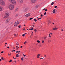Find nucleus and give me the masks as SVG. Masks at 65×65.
<instances>
[{"instance_id": "31", "label": "nucleus", "mask_w": 65, "mask_h": 65, "mask_svg": "<svg viewBox=\"0 0 65 65\" xmlns=\"http://www.w3.org/2000/svg\"><path fill=\"white\" fill-rule=\"evenodd\" d=\"M22 36H23V37L25 36V34H23L22 35Z\"/></svg>"}, {"instance_id": "59", "label": "nucleus", "mask_w": 65, "mask_h": 65, "mask_svg": "<svg viewBox=\"0 0 65 65\" xmlns=\"http://www.w3.org/2000/svg\"><path fill=\"white\" fill-rule=\"evenodd\" d=\"M23 59H21V60H22V61H23Z\"/></svg>"}, {"instance_id": "10", "label": "nucleus", "mask_w": 65, "mask_h": 65, "mask_svg": "<svg viewBox=\"0 0 65 65\" xmlns=\"http://www.w3.org/2000/svg\"><path fill=\"white\" fill-rule=\"evenodd\" d=\"M30 15V13H28L25 15V17H29Z\"/></svg>"}, {"instance_id": "42", "label": "nucleus", "mask_w": 65, "mask_h": 65, "mask_svg": "<svg viewBox=\"0 0 65 65\" xmlns=\"http://www.w3.org/2000/svg\"><path fill=\"white\" fill-rule=\"evenodd\" d=\"M47 9H45V11H47Z\"/></svg>"}, {"instance_id": "6", "label": "nucleus", "mask_w": 65, "mask_h": 65, "mask_svg": "<svg viewBox=\"0 0 65 65\" xmlns=\"http://www.w3.org/2000/svg\"><path fill=\"white\" fill-rule=\"evenodd\" d=\"M20 23L19 22H17L15 23V24H14V25L15 26H18V25H19V24Z\"/></svg>"}, {"instance_id": "33", "label": "nucleus", "mask_w": 65, "mask_h": 65, "mask_svg": "<svg viewBox=\"0 0 65 65\" xmlns=\"http://www.w3.org/2000/svg\"><path fill=\"white\" fill-rule=\"evenodd\" d=\"M1 59L2 60H4V59H3V57H2Z\"/></svg>"}, {"instance_id": "21", "label": "nucleus", "mask_w": 65, "mask_h": 65, "mask_svg": "<svg viewBox=\"0 0 65 65\" xmlns=\"http://www.w3.org/2000/svg\"><path fill=\"white\" fill-rule=\"evenodd\" d=\"M44 39H45V40L46 39V37H44Z\"/></svg>"}, {"instance_id": "18", "label": "nucleus", "mask_w": 65, "mask_h": 65, "mask_svg": "<svg viewBox=\"0 0 65 65\" xmlns=\"http://www.w3.org/2000/svg\"><path fill=\"white\" fill-rule=\"evenodd\" d=\"M48 42H51V40H48Z\"/></svg>"}, {"instance_id": "39", "label": "nucleus", "mask_w": 65, "mask_h": 65, "mask_svg": "<svg viewBox=\"0 0 65 65\" xmlns=\"http://www.w3.org/2000/svg\"><path fill=\"white\" fill-rule=\"evenodd\" d=\"M44 42V41H42V43H43Z\"/></svg>"}, {"instance_id": "29", "label": "nucleus", "mask_w": 65, "mask_h": 65, "mask_svg": "<svg viewBox=\"0 0 65 65\" xmlns=\"http://www.w3.org/2000/svg\"><path fill=\"white\" fill-rule=\"evenodd\" d=\"M18 27H19V28H21V26L19 25L18 26Z\"/></svg>"}, {"instance_id": "11", "label": "nucleus", "mask_w": 65, "mask_h": 65, "mask_svg": "<svg viewBox=\"0 0 65 65\" xmlns=\"http://www.w3.org/2000/svg\"><path fill=\"white\" fill-rule=\"evenodd\" d=\"M53 30H57L58 29V28H56V27H55V28H53Z\"/></svg>"}, {"instance_id": "44", "label": "nucleus", "mask_w": 65, "mask_h": 65, "mask_svg": "<svg viewBox=\"0 0 65 65\" xmlns=\"http://www.w3.org/2000/svg\"><path fill=\"white\" fill-rule=\"evenodd\" d=\"M49 37H51V36H50V35H49Z\"/></svg>"}, {"instance_id": "17", "label": "nucleus", "mask_w": 65, "mask_h": 65, "mask_svg": "<svg viewBox=\"0 0 65 65\" xmlns=\"http://www.w3.org/2000/svg\"><path fill=\"white\" fill-rule=\"evenodd\" d=\"M54 4V3L53 2H52V3L51 4V5H53Z\"/></svg>"}, {"instance_id": "15", "label": "nucleus", "mask_w": 65, "mask_h": 65, "mask_svg": "<svg viewBox=\"0 0 65 65\" xmlns=\"http://www.w3.org/2000/svg\"><path fill=\"white\" fill-rule=\"evenodd\" d=\"M2 10V8L0 6V11H1V10Z\"/></svg>"}, {"instance_id": "37", "label": "nucleus", "mask_w": 65, "mask_h": 65, "mask_svg": "<svg viewBox=\"0 0 65 65\" xmlns=\"http://www.w3.org/2000/svg\"><path fill=\"white\" fill-rule=\"evenodd\" d=\"M41 16H42V17H43V15H42V14L41 15Z\"/></svg>"}, {"instance_id": "3", "label": "nucleus", "mask_w": 65, "mask_h": 65, "mask_svg": "<svg viewBox=\"0 0 65 65\" xmlns=\"http://www.w3.org/2000/svg\"><path fill=\"white\" fill-rule=\"evenodd\" d=\"M12 4H16V2L14 0H8Z\"/></svg>"}, {"instance_id": "47", "label": "nucleus", "mask_w": 65, "mask_h": 65, "mask_svg": "<svg viewBox=\"0 0 65 65\" xmlns=\"http://www.w3.org/2000/svg\"><path fill=\"white\" fill-rule=\"evenodd\" d=\"M40 19V18H38V20H39Z\"/></svg>"}, {"instance_id": "48", "label": "nucleus", "mask_w": 65, "mask_h": 65, "mask_svg": "<svg viewBox=\"0 0 65 65\" xmlns=\"http://www.w3.org/2000/svg\"><path fill=\"white\" fill-rule=\"evenodd\" d=\"M8 55H9V56H10V54H8Z\"/></svg>"}, {"instance_id": "56", "label": "nucleus", "mask_w": 65, "mask_h": 65, "mask_svg": "<svg viewBox=\"0 0 65 65\" xmlns=\"http://www.w3.org/2000/svg\"><path fill=\"white\" fill-rule=\"evenodd\" d=\"M33 29H34V28L32 27V29L33 30Z\"/></svg>"}, {"instance_id": "23", "label": "nucleus", "mask_w": 65, "mask_h": 65, "mask_svg": "<svg viewBox=\"0 0 65 65\" xmlns=\"http://www.w3.org/2000/svg\"><path fill=\"white\" fill-rule=\"evenodd\" d=\"M34 21H35V22H37V20H36V19H34Z\"/></svg>"}, {"instance_id": "60", "label": "nucleus", "mask_w": 65, "mask_h": 65, "mask_svg": "<svg viewBox=\"0 0 65 65\" xmlns=\"http://www.w3.org/2000/svg\"><path fill=\"white\" fill-rule=\"evenodd\" d=\"M5 44H7V43H5Z\"/></svg>"}, {"instance_id": "63", "label": "nucleus", "mask_w": 65, "mask_h": 65, "mask_svg": "<svg viewBox=\"0 0 65 65\" xmlns=\"http://www.w3.org/2000/svg\"><path fill=\"white\" fill-rule=\"evenodd\" d=\"M14 57H13V59H14Z\"/></svg>"}, {"instance_id": "41", "label": "nucleus", "mask_w": 65, "mask_h": 65, "mask_svg": "<svg viewBox=\"0 0 65 65\" xmlns=\"http://www.w3.org/2000/svg\"><path fill=\"white\" fill-rule=\"evenodd\" d=\"M40 60H41V59H43V58H40Z\"/></svg>"}, {"instance_id": "16", "label": "nucleus", "mask_w": 65, "mask_h": 65, "mask_svg": "<svg viewBox=\"0 0 65 65\" xmlns=\"http://www.w3.org/2000/svg\"><path fill=\"white\" fill-rule=\"evenodd\" d=\"M18 15H19V14H16V15H15V17H18Z\"/></svg>"}, {"instance_id": "43", "label": "nucleus", "mask_w": 65, "mask_h": 65, "mask_svg": "<svg viewBox=\"0 0 65 65\" xmlns=\"http://www.w3.org/2000/svg\"><path fill=\"white\" fill-rule=\"evenodd\" d=\"M18 48H18V47H17V48H16V50H18Z\"/></svg>"}, {"instance_id": "4", "label": "nucleus", "mask_w": 65, "mask_h": 65, "mask_svg": "<svg viewBox=\"0 0 65 65\" xmlns=\"http://www.w3.org/2000/svg\"><path fill=\"white\" fill-rule=\"evenodd\" d=\"M9 14L8 12H6L5 15V16L4 17V18H5V19H6L7 18H8L9 16Z\"/></svg>"}, {"instance_id": "61", "label": "nucleus", "mask_w": 65, "mask_h": 65, "mask_svg": "<svg viewBox=\"0 0 65 65\" xmlns=\"http://www.w3.org/2000/svg\"><path fill=\"white\" fill-rule=\"evenodd\" d=\"M12 52H14V50H13V51H12Z\"/></svg>"}, {"instance_id": "40", "label": "nucleus", "mask_w": 65, "mask_h": 65, "mask_svg": "<svg viewBox=\"0 0 65 65\" xmlns=\"http://www.w3.org/2000/svg\"><path fill=\"white\" fill-rule=\"evenodd\" d=\"M44 56L45 57H46V55H44Z\"/></svg>"}, {"instance_id": "62", "label": "nucleus", "mask_w": 65, "mask_h": 65, "mask_svg": "<svg viewBox=\"0 0 65 65\" xmlns=\"http://www.w3.org/2000/svg\"><path fill=\"white\" fill-rule=\"evenodd\" d=\"M13 48H15V47H13Z\"/></svg>"}, {"instance_id": "30", "label": "nucleus", "mask_w": 65, "mask_h": 65, "mask_svg": "<svg viewBox=\"0 0 65 65\" xmlns=\"http://www.w3.org/2000/svg\"><path fill=\"white\" fill-rule=\"evenodd\" d=\"M54 7L55 8H57V6H55Z\"/></svg>"}, {"instance_id": "2", "label": "nucleus", "mask_w": 65, "mask_h": 65, "mask_svg": "<svg viewBox=\"0 0 65 65\" xmlns=\"http://www.w3.org/2000/svg\"><path fill=\"white\" fill-rule=\"evenodd\" d=\"M0 4L1 5L4 6L5 5V3L4 2V1L3 0H1L0 1Z\"/></svg>"}, {"instance_id": "9", "label": "nucleus", "mask_w": 65, "mask_h": 65, "mask_svg": "<svg viewBox=\"0 0 65 65\" xmlns=\"http://www.w3.org/2000/svg\"><path fill=\"white\" fill-rule=\"evenodd\" d=\"M31 2H32V3H35V2H36V0H31Z\"/></svg>"}, {"instance_id": "51", "label": "nucleus", "mask_w": 65, "mask_h": 65, "mask_svg": "<svg viewBox=\"0 0 65 65\" xmlns=\"http://www.w3.org/2000/svg\"><path fill=\"white\" fill-rule=\"evenodd\" d=\"M33 29H32V28H31V31H32V30H33Z\"/></svg>"}, {"instance_id": "55", "label": "nucleus", "mask_w": 65, "mask_h": 65, "mask_svg": "<svg viewBox=\"0 0 65 65\" xmlns=\"http://www.w3.org/2000/svg\"><path fill=\"white\" fill-rule=\"evenodd\" d=\"M51 35H52V34H53V33H51Z\"/></svg>"}, {"instance_id": "54", "label": "nucleus", "mask_w": 65, "mask_h": 65, "mask_svg": "<svg viewBox=\"0 0 65 65\" xmlns=\"http://www.w3.org/2000/svg\"><path fill=\"white\" fill-rule=\"evenodd\" d=\"M16 59V58L15 57V58H14V59Z\"/></svg>"}, {"instance_id": "8", "label": "nucleus", "mask_w": 65, "mask_h": 65, "mask_svg": "<svg viewBox=\"0 0 65 65\" xmlns=\"http://www.w3.org/2000/svg\"><path fill=\"white\" fill-rule=\"evenodd\" d=\"M18 1L19 3H22L23 2V0H18Z\"/></svg>"}, {"instance_id": "34", "label": "nucleus", "mask_w": 65, "mask_h": 65, "mask_svg": "<svg viewBox=\"0 0 65 65\" xmlns=\"http://www.w3.org/2000/svg\"><path fill=\"white\" fill-rule=\"evenodd\" d=\"M16 53H19V51H18L16 52Z\"/></svg>"}, {"instance_id": "20", "label": "nucleus", "mask_w": 65, "mask_h": 65, "mask_svg": "<svg viewBox=\"0 0 65 65\" xmlns=\"http://www.w3.org/2000/svg\"><path fill=\"white\" fill-rule=\"evenodd\" d=\"M16 57H19V54H17Z\"/></svg>"}, {"instance_id": "52", "label": "nucleus", "mask_w": 65, "mask_h": 65, "mask_svg": "<svg viewBox=\"0 0 65 65\" xmlns=\"http://www.w3.org/2000/svg\"><path fill=\"white\" fill-rule=\"evenodd\" d=\"M24 57H25V56H26V55H24V56H23Z\"/></svg>"}, {"instance_id": "7", "label": "nucleus", "mask_w": 65, "mask_h": 65, "mask_svg": "<svg viewBox=\"0 0 65 65\" xmlns=\"http://www.w3.org/2000/svg\"><path fill=\"white\" fill-rule=\"evenodd\" d=\"M23 10L24 12H26L28 10V9H27V8H24L23 9Z\"/></svg>"}, {"instance_id": "32", "label": "nucleus", "mask_w": 65, "mask_h": 65, "mask_svg": "<svg viewBox=\"0 0 65 65\" xmlns=\"http://www.w3.org/2000/svg\"><path fill=\"white\" fill-rule=\"evenodd\" d=\"M20 52H21V51H18V54H20Z\"/></svg>"}, {"instance_id": "27", "label": "nucleus", "mask_w": 65, "mask_h": 65, "mask_svg": "<svg viewBox=\"0 0 65 65\" xmlns=\"http://www.w3.org/2000/svg\"><path fill=\"white\" fill-rule=\"evenodd\" d=\"M46 14V12H45L44 13V15H45V14Z\"/></svg>"}, {"instance_id": "35", "label": "nucleus", "mask_w": 65, "mask_h": 65, "mask_svg": "<svg viewBox=\"0 0 65 65\" xmlns=\"http://www.w3.org/2000/svg\"><path fill=\"white\" fill-rule=\"evenodd\" d=\"M3 52H4L3 51L2 52H1V53H3Z\"/></svg>"}, {"instance_id": "24", "label": "nucleus", "mask_w": 65, "mask_h": 65, "mask_svg": "<svg viewBox=\"0 0 65 65\" xmlns=\"http://www.w3.org/2000/svg\"><path fill=\"white\" fill-rule=\"evenodd\" d=\"M34 31L35 32H36H36L37 31V30L36 29H35L34 30Z\"/></svg>"}, {"instance_id": "64", "label": "nucleus", "mask_w": 65, "mask_h": 65, "mask_svg": "<svg viewBox=\"0 0 65 65\" xmlns=\"http://www.w3.org/2000/svg\"><path fill=\"white\" fill-rule=\"evenodd\" d=\"M61 31H63V29H61Z\"/></svg>"}, {"instance_id": "22", "label": "nucleus", "mask_w": 65, "mask_h": 65, "mask_svg": "<svg viewBox=\"0 0 65 65\" xmlns=\"http://www.w3.org/2000/svg\"><path fill=\"white\" fill-rule=\"evenodd\" d=\"M36 8H38V7H39V6L38 5H37L36 6Z\"/></svg>"}, {"instance_id": "14", "label": "nucleus", "mask_w": 65, "mask_h": 65, "mask_svg": "<svg viewBox=\"0 0 65 65\" xmlns=\"http://www.w3.org/2000/svg\"><path fill=\"white\" fill-rule=\"evenodd\" d=\"M18 10H19V8H16L15 10L16 11H18Z\"/></svg>"}, {"instance_id": "28", "label": "nucleus", "mask_w": 65, "mask_h": 65, "mask_svg": "<svg viewBox=\"0 0 65 65\" xmlns=\"http://www.w3.org/2000/svg\"><path fill=\"white\" fill-rule=\"evenodd\" d=\"M14 36H17V35H16L15 34H14Z\"/></svg>"}, {"instance_id": "57", "label": "nucleus", "mask_w": 65, "mask_h": 65, "mask_svg": "<svg viewBox=\"0 0 65 65\" xmlns=\"http://www.w3.org/2000/svg\"><path fill=\"white\" fill-rule=\"evenodd\" d=\"M1 61V59H0V62Z\"/></svg>"}, {"instance_id": "46", "label": "nucleus", "mask_w": 65, "mask_h": 65, "mask_svg": "<svg viewBox=\"0 0 65 65\" xmlns=\"http://www.w3.org/2000/svg\"><path fill=\"white\" fill-rule=\"evenodd\" d=\"M21 46V48H22V46Z\"/></svg>"}, {"instance_id": "38", "label": "nucleus", "mask_w": 65, "mask_h": 65, "mask_svg": "<svg viewBox=\"0 0 65 65\" xmlns=\"http://www.w3.org/2000/svg\"><path fill=\"white\" fill-rule=\"evenodd\" d=\"M16 47H18V48H19V47L18 46H16Z\"/></svg>"}, {"instance_id": "53", "label": "nucleus", "mask_w": 65, "mask_h": 65, "mask_svg": "<svg viewBox=\"0 0 65 65\" xmlns=\"http://www.w3.org/2000/svg\"><path fill=\"white\" fill-rule=\"evenodd\" d=\"M45 10V8H44L43 9V10Z\"/></svg>"}, {"instance_id": "1", "label": "nucleus", "mask_w": 65, "mask_h": 65, "mask_svg": "<svg viewBox=\"0 0 65 65\" xmlns=\"http://www.w3.org/2000/svg\"><path fill=\"white\" fill-rule=\"evenodd\" d=\"M14 5L12 4H10L8 6V8L10 10H13L14 8Z\"/></svg>"}, {"instance_id": "13", "label": "nucleus", "mask_w": 65, "mask_h": 65, "mask_svg": "<svg viewBox=\"0 0 65 65\" xmlns=\"http://www.w3.org/2000/svg\"><path fill=\"white\" fill-rule=\"evenodd\" d=\"M55 11H56L55 10V9H54L53 10V13H55L56 12Z\"/></svg>"}, {"instance_id": "5", "label": "nucleus", "mask_w": 65, "mask_h": 65, "mask_svg": "<svg viewBox=\"0 0 65 65\" xmlns=\"http://www.w3.org/2000/svg\"><path fill=\"white\" fill-rule=\"evenodd\" d=\"M10 20H11V18H9L7 19L6 21V23H8L10 21Z\"/></svg>"}, {"instance_id": "26", "label": "nucleus", "mask_w": 65, "mask_h": 65, "mask_svg": "<svg viewBox=\"0 0 65 65\" xmlns=\"http://www.w3.org/2000/svg\"><path fill=\"white\" fill-rule=\"evenodd\" d=\"M32 19H33V18H31L30 19H29L30 20H31Z\"/></svg>"}, {"instance_id": "50", "label": "nucleus", "mask_w": 65, "mask_h": 65, "mask_svg": "<svg viewBox=\"0 0 65 65\" xmlns=\"http://www.w3.org/2000/svg\"><path fill=\"white\" fill-rule=\"evenodd\" d=\"M51 33H50L49 34V35H51Z\"/></svg>"}, {"instance_id": "45", "label": "nucleus", "mask_w": 65, "mask_h": 65, "mask_svg": "<svg viewBox=\"0 0 65 65\" xmlns=\"http://www.w3.org/2000/svg\"><path fill=\"white\" fill-rule=\"evenodd\" d=\"M32 35H33V34L32 33L31 34V36H32Z\"/></svg>"}, {"instance_id": "58", "label": "nucleus", "mask_w": 65, "mask_h": 65, "mask_svg": "<svg viewBox=\"0 0 65 65\" xmlns=\"http://www.w3.org/2000/svg\"><path fill=\"white\" fill-rule=\"evenodd\" d=\"M9 47H7V48H9Z\"/></svg>"}, {"instance_id": "19", "label": "nucleus", "mask_w": 65, "mask_h": 65, "mask_svg": "<svg viewBox=\"0 0 65 65\" xmlns=\"http://www.w3.org/2000/svg\"><path fill=\"white\" fill-rule=\"evenodd\" d=\"M37 42H38V43H40V41L39 40L37 41Z\"/></svg>"}, {"instance_id": "25", "label": "nucleus", "mask_w": 65, "mask_h": 65, "mask_svg": "<svg viewBox=\"0 0 65 65\" xmlns=\"http://www.w3.org/2000/svg\"><path fill=\"white\" fill-rule=\"evenodd\" d=\"M12 61V60L11 59L9 61V62H11Z\"/></svg>"}, {"instance_id": "49", "label": "nucleus", "mask_w": 65, "mask_h": 65, "mask_svg": "<svg viewBox=\"0 0 65 65\" xmlns=\"http://www.w3.org/2000/svg\"><path fill=\"white\" fill-rule=\"evenodd\" d=\"M21 59H24V58H21Z\"/></svg>"}, {"instance_id": "36", "label": "nucleus", "mask_w": 65, "mask_h": 65, "mask_svg": "<svg viewBox=\"0 0 65 65\" xmlns=\"http://www.w3.org/2000/svg\"><path fill=\"white\" fill-rule=\"evenodd\" d=\"M26 43H27V41H25V42L24 43V44H26Z\"/></svg>"}, {"instance_id": "12", "label": "nucleus", "mask_w": 65, "mask_h": 65, "mask_svg": "<svg viewBox=\"0 0 65 65\" xmlns=\"http://www.w3.org/2000/svg\"><path fill=\"white\" fill-rule=\"evenodd\" d=\"M40 55H41V54H38L37 56V58H39V56H40Z\"/></svg>"}]
</instances>
